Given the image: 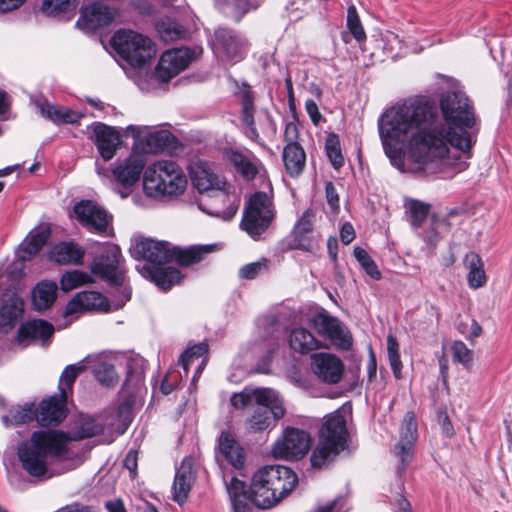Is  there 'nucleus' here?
Listing matches in <instances>:
<instances>
[{
	"label": "nucleus",
	"mask_w": 512,
	"mask_h": 512,
	"mask_svg": "<svg viewBox=\"0 0 512 512\" xmlns=\"http://www.w3.org/2000/svg\"><path fill=\"white\" fill-rule=\"evenodd\" d=\"M24 312L23 301L17 296H11L0 307V334L11 331Z\"/></svg>",
	"instance_id": "obj_31"
},
{
	"label": "nucleus",
	"mask_w": 512,
	"mask_h": 512,
	"mask_svg": "<svg viewBox=\"0 0 512 512\" xmlns=\"http://www.w3.org/2000/svg\"><path fill=\"white\" fill-rule=\"evenodd\" d=\"M297 482L294 471L286 466H264L251 479V502L259 508H271L289 495Z\"/></svg>",
	"instance_id": "obj_3"
},
{
	"label": "nucleus",
	"mask_w": 512,
	"mask_h": 512,
	"mask_svg": "<svg viewBox=\"0 0 512 512\" xmlns=\"http://www.w3.org/2000/svg\"><path fill=\"white\" fill-rule=\"evenodd\" d=\"M142 274L163 291L169 290L183 278L180 271L176 268L148 264L143 265Z\"/></svg>",
	"instance_id": "obj_30"
},
{
	"label": "nucleus",
	"mask_w": 512,
	"mask_h": 512,
	"mask_svg": "<svg viewBox=\"0 0 512 512\" xmlns=\"http://www.w3.org/2000/svg\"><path fill=\"white\" fill-rule=\"evenodd\" d=\"M110 48L133 67H142L157 54L155 43L145 34H113Z\"/></svg>",
	"instance_id": "obj_8"
},
{
	"label": "nucleus",
	"mask_w": 512,
	"mask_h": 512,
	"mask_svg": "<svg viewBox=\"0 0 512 512\" xmlns=\"http://www.w3.org/2000/svg\"><path fill=\"white\" fill-rule=\"evenodd\" d=\"M311 441L308 432L293 427L287 428L282 438L275 443L273 453L285 459H300L309 451Z\"/></svg>",
	"instance_id": "obj_17"
},
{
	"label": "nucleus",
	"mask_w": 512,
	"mask_h": 512,
	"mask_svg": "<svg viewBox=\"0 0 512 512\" xmlns=\"http://www.w3.org/2000/svg\"><path fill=\"white\" fill-rule=\"evenodd\" d=\"M195 481V475L192 469L191 459L185 458L180 467L176 470L173 483V500L182 505L186 502L192 485Z\"/></svg>",
	"instance_id": "obj_29"
},
{
	"label": "nucleus",
	"mask_w": 512,
	"mask_h": 512,
	"mask_svg": "<svg viewBox=\"0 0 512 512\" xmlns=\"http://www.w3.org/2000/svg\"><path fill=\"white\" fill-rule=\"evenodd\" d=\"M274 217L272 198L265 192H256L244 210L240 226L249 236L257 239L269 228Z\"/></svg>",
	"instance_id": "obj_10"
},
{
	"label": "nucleus",
	"mask_w": 512,
	"mask_h": 512,
	"mask_svg": "<svg viewBox=\"0 0 512 512\" xmlns=\"http://www.w3.org/2000/svg\"><path fill=\"white\" fill-rule=\"evenodd\" d=\"M314 217V212L311 209H307L298 219L292 232L286 239L289 249L310 250Z\"/></svg>",
	"instance_id": "obj_25"
},
{
	"label": "nucleus",
	"mask_w": 512,
	"mask_h": 512,
	"mask_svg": "<svg viewBox=\"0 0 512 512\" xmlns=\"http://www.w3.org/2000/svg\"><path fill=\"white\" fill-rule=\"evenodd\" d=\"M105 507L108 512H126L124 503L120 499L107 501Z\"/></svg>",
	"instance_id": "obj_62"
},
{
	"label": "nucleus",
	"mask_w": 512,
	"mask_h": 512,
	"mask_svg": "<svg viewBox=\"0 0 512 512\" xmlns=\"http://www.w3.org/2000/svg\"><path fill=\"white\" fill-rule=\"evenodd\" d=\"M452 360L461 364L465 369L473 365L474 352L462 341H454L451 345Z\"/></svg>",
	"instance_id": "obj_47"
},
{
	"label": "nucleus",
	"mask_w": 512,
	"mask_h": 512,
	"mask_svg": "<svg viewBox=\"0 0 512 512\" xmlns=\"http://www.w3.org/2000/svg\"><path fill=\"white\" fill-rule=\"evenodd\" d=\"M138 453L135 450H130L124 459V466L133 474L137 469Z\"/></svg>",
	"instance_id": "obj_61"
},
{
	"label": "nucleus",
	"mask_w": 512,
	"mask_h": 512,
	"mask_svg": "<svg viewBox=\"0 0 512 512\" xmlns=\"http://www.w3.org/2000/svg\"><path fill=\"white\" fill-rule=\"evenodd\" d=\"M202 52L203 49L200 46H194L192 48L180 47L167 50L159 59L155 71L156 77L162 82L169 81L181 71L185 70Z\"/></svg>",
	"instance_id": "obj_12"
},
{
	"label": "nucleus",
	"mask_w": 512,
	"mask_h": 512,
	"mask_svg": "<svg viewBox=\"0 0 512 512\" xmlns=\"http://www.w3.org/2000/svg\"><path fill=\"white\" fill-rule=\"evenodd\" d=\"M145 165L143 155L131 153L124 159H118L111 169L97 166V173L110 182L122 198H126L144 175Z\"/></svg>",
	"instance_id": "obj_7"
},
{
	"label": "nucleus",
	"mask_w": 512,
	"mask_h": 512,
	"mask_svg": "<svg viewBox=\"0 0 512 512\" xmlns=\"http://www.w3.org/2000/svg\"><path fill=\"white\" fill-rule=\"evenodd\" d=\"M103 431V426L93 418L83 419L76 431L75 439H85L96 436Z\"/></svg>",
	"instance_id": "obj_55"
},
{
	"label": "nucleus",
	"mask_w": 512,
	"mask_h": 512,
	"mask_svg": "<svg viewBox=\"0 0 512 512\" xmlns=\"http://www.w3.org/2000/svg\"><path fill=\"white\" fill-rule=\"evenodd\" d=\"M57 296V284L53 281H41L32 290V305L37 311L50 308Z\"/></svg>",
	"instance_id": "obj_37"
},
{
	"label": "nucleus",
	"mask_w": 512,
	"mask_h": 512,
	"mask_svg": "<svg viewBox=\"0 0 512 512\" xmlns=\"http://www.w3.org/2000/svg\"><path fill=\"white\" fill-rule=\"evenodd\" d=\"M189 19L192 24H179L171 17H165L156 23V32H198L201 29L198 19L192 15L189 16Z\"/></svg>",
	"instance_id": "obj_42"
},
{
	"label": "nucleus",
	"mask_w": 512,
	"mask_h": 512,
	"mask_svg": "<svg viewBox=\"0 0 512 512\" xmlns=\"http://www.w3.org/2000/svg\"><path fill=\"white\" fill-rule=\"evenodd\" d=\"M19 8V0H0V12H9Z\"/></svg>",
	"instance_id": "obj_64"
},
{
	"label": "nucleus",
	"mask_w": 512,
	"mask_h": 512,
	"mask_svg": "<svg viewBox=\"0 0 512 512\" xmlns=\"http://www.w3.org/2000/svg\"><path fill=\"white\" fill-rule=\"evenodd\" d=\"M78 222L89 232L110 236L113 217L106 209L92 200H81L73 207Z\"/></svg>",
	"instance_id": "obj_14"
},
{
	"label": "nucleus",
	"mask_w": 512,
	"mask_h": 512,
	"mask_svg": "<svg viewBox=\"0 0 512 512\" xmlns=\"http://www.w3.org/2000/svg\"><path fill=\"white\" fill-rule=\"evenodd\" d=\"M36 419L34 403H25L22 406L12 407L6 415L2 416V422L6 425H22Z\"/></svg>",
	"instance_id": "obj_41"
},
{
	"label": "nucleus",
	"mask_w": 512,
	"mask_h": 512,
	"mask_svg": "<svg viewBox=\"0 0 512 512\" xmlns=\"http://www.w3.org/2000/svg\"><path fill=\"white\" fill-rule=\"evenodd\" d=\"M177 145L178 139L168 130L154 131L145 137V148L149 153L171 152Z\"/></svg>",
	"instance_id": "obj_36"
},
{
	"label": "nucleus",
	"mask_w": 512,
	"mask_h": 512,
	"mask_svg": "<svg viewBox=\"0 0 512 512\" xmlns=\"http://www.w3.org/2000/svg\"><path fill=\"white\" fill-rule=\"evenodd\" d=\"M192 182L196 189L203 193L208 191H216L214 195L215 202H222L227 204L226 209L219 210L213 209L207 211L208 214L222 218L223 220H231L238 209L231 197L223 191L226 182L214 173L209 167L204 165L197 166L192 172Z\"/></svg>",
	"instance_id": "obj_9"
},
{
	"label": "nucleus",
	"mask_w": 512,
	"mask_h": 512,
	"mask_svg": "<svg viewBox=\"0 0 512 512\" xmlns=\"http://www.w3.org/2000/svg\"><path fill=\"white\" fill-rule=\"evenodd\" d=\"M49 257L58 264L79 265L82 263L84 250L73 242H61L50 250Z\"/></svg>",
	"instance_id": "obj_35"
},
{
	"label": "nucleus",
	"mask_w": 512,
	"mask_h": 512,
	"mask_svg": "<svg viewBox=\"0 0 512 512\" xmlns=\"http://www.w3.org/2000/svg\"><path fill=\"white\" fill-rule=\"evenodd\" d=\"M347 439L345 417L340 413L329 415L320 430L319 443L310 457L312 466L322 468L329 464L346 448Z\"/></svg>",
	"instance_id": "obj_6"
},
{
	"label": "nucleus",
	"mask_w": 512,
	"mask_h": 512,
	"mask_svg": "<svg viewBox=\"0 0 512 512\" xmlns=\"http://www.w3.org/2000/svg\"><path fill=\"white\" fill-rule=\"evenodd\" d=\"M311 368L314 374L328 384L338 383L344 372V364L331 353H315L311 356Z\"/></svg>",
	"instance_id": "obj_21"
},
{
	"label": "nucleus",
	"mask_w": 512,
	"mask_h": 512,
	"mask_svg": "<svg viewBox=\"0 0 512 512\" xmlns=\"http://www.w3.org/2000/svg\"><path fill=\"white\" fill-rule=\"evenodd\" d=\"M144 191L151 197H178L187 187L182 168L171 160H158L144 171Z\"/></svg>",
	"instance_id": "obj_5"
},
{
	"label": "nucleus",
	"mask_w": 512,
	"mask_h": 512,
	"mask_svg": "<svg viewBox=\"0 0 512 512\" xmlns=\"http://www.w3.org/2000/svg\"><path fill=\"white\" fill-rule=\"evenodd\" d=\"M50 237L49 227H41L29 233L27 238L18 248L17 256L22 261L31 260L42 247L46 244Z\"/></svg>",
	"instance_id": "obj_32"
},
{
	"label": "nucleus",
	"mask_w": 512,
	"mask_h": 512,
	"mask_svg": "<svg viewBox=\"0 0 512 512\" xmlns=\"http://www.w3.org/2000/svg\"><path fill=\"white\" fill-rule=\"evenodd\" d=\"M325 194L331 210L333 212H337L339 210V195L332 182H327L325 184Z\"/></svg>",
	"instance_id": "obj_57"
},
{
	"label": "nucleus",
	"mask_w": 512,
	"mask_h": 512,
	"mask_svg": "<svg viewBox=\"0 0 512 512\" xmlns=\"http://www.w3.org/2000/svg\"><path fill=\"white\" fill-rule=\"evenodd\" d=\"M217 250L216 244L192 245L188 248L174 247L165 241L140 239L131 254L135 259L146 260L148 265H160L175 260L181 266L196 264Z\"/></svg>",
	"instance_id": "obj_4"
},
{
	"label": "nucleus",
	"mask_w": 512,
	"mask_h": 512,
	"mask_svg": "<svg viewBox=\"0 0 512 512\" xmlns=\"http://www.w3.org/2000/svg\"><path fill=\"white\" fill-rule=\"evenodd\" d=\"M355 238V231L351 223L346 222L340 230V239L344 244H350Z\"/></svg>",
	"instance_id": "obj_59"
},
{
	"label": "nucleus",
	"mask_w": 512,
	"mask_h": 512,
	"mask_svg": "<svg viewBox=\"0 0 512 512\" xmlns=\"http://www.w3.org/2000/svg\"><path fill=\"white\" fill-rule=\"evenodd\" d=\"M465 268L468 270L467 283L470 288L478 289L486 285L487 275L484 269V262L479 254L469 252L463 260Z\"/></svg>",
	"instance_id": "obj_33"
},
{
	"label": "nucleus",
	"mask_w": 512,
	"mask_h": 512,
	"mask_svg": "<svg viewBox=\"0 0 512 512\" xmlns=\"http://www.w3.org/2000/svg\"><path fill=\"white\" fill-rule=\"evenodd\" d=\"M443 122L433 103L424 97L404 100L387 109L378 121L386 156L401 172L441 174L464 170L466 162L451 163L450 146L471 157L479 132L475 109L461 90L447 91L439 100Z\"/></svg>",
	"instance_id": "obj_1"
},
{
	"label": "nucleus",
	"mask_w": 512,
	"mask_h": 512,
	"mask_svg": "<svg viewBox=\"0 0 512 512\" xmlns=\"http://www.w3.org/2000/svg\"><path fill=\"white\" fill-rule=\"evenodd\" d=\"M270 261L267 258H262L256 262L248 263L242 266L239 270V277L241 279L252 280L258 275L268 271Z\"/></svg>",
	"instance_id": "obj_53"
},
{
	"label": "nucleus",
	"mask_w": 512,
	"mask_h": 512,
	"mask_svg": "<svg viewBox=\"0 0 512 512\" xmlns=\"http://www.w3.org/2000/svg\"><path fill=\"white\" fill-rule=\"evenodd\" d=\"M92 277L80 270H71L64 273L60 278V287L63 291H71L81 285L92 283Z\"/></svg>",
	"instance_id": "obj_44"
},
{
	"label": "nucleus",
	"mask_w": 512,
	"mask_h": 512,
	"mask_svg": "<svg viewBox=\"0 0 512 512\" xmlns=\"http://www.w3.org/2000/svg\"><path fill=\"white\" fill-rule=\"evenodd\" d=\"M290 347L300 354H307L321 348V342L306 328H294L289 337Z\"/></svg>",
	"instance_id": "obj_38"
},
{
	"label": "nucleus",
	"mask_w": 512,
	"mask_h": 512,
	"mask_svg": "<svg viewBox=\"0 0 512 512\" xmlns=\"http://www.w3.org/2000/svg\"><path fill=\"white\" fill-rule=\"evenodd\" d=\"M116 16L117 11L104 3H89L80 7L75 27L82 31L104 29L115 21Z\"/></svg>",
	"instance_id": "obj_16"
},
{
	"label": "nucleus",
	"mask_w": 512,
	"mask_h": 512,
	"mask_svg": "<svg viewBox=\"0 0 512 512\" xmlns=\"http://www.w3.org/2000/svg\"><path fill=\"white\" fill-rule=\"evenodd\" d=\"M347 27L349 32H364L354 5H351L347 10Z\"/></svg>",
	"instance_id": "obj_56"
},
{
	"label": "nucleus",
	"mask_w": 512,
	"mask_h": 512,
	"mask_svg": "<svg viewBox=\"0 0 512 512\" xmlns=\"http://www.w3.org/2000/svg\"><path fill=\"white\" fill-rule=\"evenodd\" d=\"M90 508L88 506L81 505L79 503H73L70 505H66L61 507L55 512H89Z\"/></svg>",
	"instance_id": "obj_63"
},
{
	"label": "nucleus",
	"mask_w": 512,
	"mask_h": 512,
	"mask_svg": "<svg viewBox=\"0 0 512 512\" xmlns=\"http://www.w3.org/2000/svg\"><path fill=\"white\" fill-rule=\"evenodd\" d=\"M208 353V344L199 343L188 347L180 357V364L182 365L185 373H188L189 367L192 365L194 360L205 356Z\"/></svg>",
	"instance_id": "obj_51"
},
{
	"label": "nucleus",
	"mask_w": 512,
	"mask_h": 512,
	"mask_svg": "<svg viewBox=\"0 0 512 512\" xmlns=\"http://www.w3.org/2000/svg\"><path fill=\"white\" fill-rule=\"evenodd\" d=\"M256 404H272L278 402V392L270 388L244 389L240 393H234L230 403L235 409H244Z\"/></svg>",
	"instance_id": "obj_27"
},
{
	"label": "nucleus",
	"mask_w": 512,
	"mask_h": 512,
	"mask_svg": "<svg viewBox=\"0 0 512 512\" xmlns=\"http://www.w3.org/2000/svg\"><path fill=\"white\" fill-rule=\"evenodd\" d=\"M77 3L78 0H42L41 11L48 17L68 20Z\"/></svg>",
	"instance_id": "obj_40"
},
{
	"label": "nucleus",
	"mask_w": 512,
	"mask_h": 512,
	"mask_svg": "<svg viewBox=\"0 0 512 512\" xmlns=\"http://www.w3.org/2000/svg\"><path fill=\"white\" fill-rule=\"evenodd\" d=\"M66 390L60 387V394L43 399L36 409V420L42 427L57 426L67 416Z\"/></svg>",
	"instance_id": "obj_20"
},
{
	"label": "nucleus",
	"mask_w": 512,
	"mask_h": 512,
	"mask_svg": "<svg viewBox=\"0 0 512 512\" xmlns=\"http://www.w3.org/2000/svg\"><path fill=\"white\" fill-rule=\"evenodd\" d=\"M216 459L220 463L227 462L235 469H241L244 466V449L231 432H221L218 438Z\"/></svg>",
	"instance_id": "obj_23"
},
{
	"label": "nucleus",
	"mask_w": 512,
	"mask_h": 512,
	"mask_svg": "<svg viewBox=\"0 0 512 512\" xmlns=\"http://www.w3.org/2000/svg\"><path fill=\"white\" fill-rule=\"evenodd\" d=\"M278 402L272 404H257V408L246 419L245 426L249 433H262L275 427L277 420L286 414L283 400L278 394Z\"/></svg>",
	"instance_id": "obj_19"
},
{
	"label": "nucleus",
	"mask_w": 512,
	"mask_h": 512,
	"mask_svg": "<svg viewBox=\"0 0 512 512\" xmlns=\"http://www.w3.org/2000/svg\"><path fill=\"white\" fill-rule=\"evenodd\" d=\"M85 370L86 365L84 364V360L66 366L60 376V383L63 384L67 389H71L78 375H80Z\"/></svg>",
	"instance_id": "obj_54"
},
{
	"label": "nucleus",
	"mask_w": 512,
	"mask_h": 512,
	"mask_svg": "<svg viewBox=\"0 0 512 512\" xmlns=\"http://www.w3.org/2000/svg\"><path fill=\"white\" fill-rule=\"evenodd\" d=\"M234 512H251L250 507V489H246L245 482L232 477L229 482H225Z\"/></svg>",
	"instance_id": "obj_34"
},
{
	"label": "nucleus",
	"mask_w": 512,
	"mask_h": 512,
	"mask_svg": "<svg viewBox=\"0 0 512 512\" xmlns=\"http://www.w3.org/2000/svg\"><path fill=\"white\" fill-rule=\"evenodd\" d=\"M407 207L409 210L411 225L414 227H420L428 216L430 205L419 200L412 199L408 202Z\"/></svg>",
	"instance_id": "obj_50"
},
{
	"label": "nucleus",
	"mask_w": 512,
	"mask_h": 512,
	"mask_svg": "<svg viewBox=\"0 0 512 512\" xmlns=\"http://www.w3.org/2000/svg\"><path fill=\"white\" fill-rule=\"evenodd\" d=\"M223 159L245 180H253L263 168L261 160L250 151L227 148L223 151Z\"/></svg>",
	"instance_id": "obj_22"
},
{
	"label": "nucleus",
	"mask_w": 512,
	"mask_h": 512,
	"mask_svg": "<svg viewBox=\"0 0 512 512\" xmlns=\"http://www.w3.org/2000/svg\"><path fill=\"white\" fill-rule=\"evenodd\" d=\"M326 154L335 169L344 165V157L341 151L340 141L335 133H330L325 142Z\"/></svg>",
	"instance_id": "obj_45"
},
{
	"label": "nucleus",
	"mask_w": 512,
	"mask_h": 512,
	"mask_svg": "<svg viewBox=\"0 0 512 512\" xmlns=\"http://www.w3.org/2000/svg\"><path fill=\"white\" fill-rule=\"evenodd\" d=\"M417 440V423L415 414L408 411L400 429V439L394 447V454L399 459L397 473L401 475L413 459L414 446Z\"/></svg>",
	"instance_id": "obj_18"
},
{
	"label": "nucleus",
	"mask_w": 512,
	"mask_h": 512,
	"mask_svg": "<svg viewBox=\"0 0 512 512\" xmlns=\"http://www.w3.org/2000/svg\"><path fill=\"white\" fill-rule=\"evenodd\" d=\"M237 95L241 100L242 118L251 124L252 115L254 114V95L252 88L248 84L243 83L239 86Z\"/></svg>",
	"instance_id": "obj_48"
},
{
	"label": "nucleus",
	"mask_w": 512,
	"mask_h": 512,
	"mask_svg": "<svg viewBox=\"0 0 512 512\" xmlns=\"http://www.w3.org/2000/svg\"><path fill=\"white\" fill-rule=\"evenodd\" d=\"M94 375L97 381L106 387H114L118 382V376L115 372V368L109 363H100L94 369Z\"/></svg>",
	"instance_id": "obj_52"
},
{
	"label": "nucleus",
	"mask_w": 512,
	"mask_h": 512,
	"mask_svg": "<svg viewBox=\"0 0 512 512\" xmlns=\"http://www.w3.org/2000/svg\"><path fill=\"white\" fill-rule=\"evenodd\" d=\"M309 324L319 336L328 339L338 349L349 350L351 348V333L338 318L323 311L314 314L309 319Z\"/></svg>",
	"instance_id": "obj_13"
},
{
	"label": "nucleus",
	"mask_w": 512,
	"mask_h": 512,
	"mask_svg": "<svg viewBox=\"0 0 512 512\" xmlns=\"http://www.w3.org/2000/svg\"><path fill=\"white\" fill-rule=\"evenodd\" d=\"M299 130L294 122L285 125L284 141L285 146L282 153L285 170L290 177H298L304 170L306 164V153L298 143Z\"/></svg>",
	"instance_id": "obj_15"
},
{
	"label": "nucleus",
	"mask_w": 512,
	"mask_h": 512,
	"mask_svg": "<svg viewBox=\"0 0 512 512\" xmlns=\"http://www.w3.org/2000/svg\"><path fill=\"white\" fill-rule=\"evenodd\" d=\"M77 296L80 300V305L84 310H109L110 305L107 298L99 292L82 291L77 293Z\"/></svg>",
	"instance_id": "obj_43"
},
{
	"label": "nucleus",
	"mask_w": 512,
	"mask_h": 512,
	"mask_svg": "<svg viewBox=\"0 0 512 512\" xmlns=\"http://www.w3.org/2000/svg\"><path fill=\"white\" fill-rule=\"evenodd\" d=\"M84 310V308L80 305V300L77 294L67 303L63 316L68 317L73 314H76L80 311Z\"/></svg>",
	"instance_id": "obj_60"
},
{
	"label": "nucleus",
	"mask_w": 512,
	"mask_h": 512,
	"mask_svg": "<svg viewBox=\"0 0 512 512\" xmlns=\"http://www.w3.org/2000/svg\"><path fill=\"white\" fill-rule=\"evenodd\" d=\"M354 256L362 269L374 280H380L382 275L375 261L370 257L367 251L361 247L354 248Z\"/></svg>",
	"instance_id": "obj_49"
},
{
	"label": "nucleus",
	"mask_w": 512,
	"mask_h": 512,
	"mask_svg": "<svg viewBox=\"0 0 512 512\" xmlns=\"http://www.w3.org/2000/svg\"><path fill=\"white\" fill-rule=\"evenodd\" d=\"M68 442L69 438L60 431H34L17 448L22 468L33 477L44 476L52 462L68 459Z\"/></svg>",
	"instance_id": "obj_2"
},
{
	"label": "nucleus",
	"mask_w": 512,
	"mask_h": 512,
	"mask_svg": "<svg viewBox=\"0 0 512 512\" xmlns=\"http://www.w3.org/2000/svg\"><path fill=\"white\" fill-rule=\"evenodd\" d=\"M94 141L104 161L111 160L120 145L119 132L106 124L97 122L93 125Z\"/></svg>",
	"instance_id": "obj_24"
},
{
	"label": "nucleus",
	"mask_w": 512,
	"mask_h": 512,
	"mask_svg": "<svg viewBox=\"0 0 512 512\" xmlns=\"http://www.w3.org/2000/svg\"><path fill=\"white\" fill-rule=\"evenodd\" d=\"M53 332L52 324L42 319H36L22 324L18 331V337L20 341L28 339L44 341L50 338Z\"/></svg>",
	"instance_id": "obj_39"
},
{
	"label": "nucleus",
	"mask_w": 512,
	"mask_h": 512,
	"mask_svg": "<svg viewBox=\"0 0 512 512\" xmlns=\"http://www.w3.org/2000/svg\"><path fill=\"white\" fill-rule=\"evenodd\" d=\"M36 107L42 117L49 119L55 124H75L78 123L84 114L67 107L50 104L44 99L36 101Z\"/></svg>",
	"instance_id": "obj_28"
},
{
	"label": "nucleus",
	"mask_w": 512,
	"mask_h": 512,
	"mask_svg": "<svg viewBox=\"0 0 512 512\" xmlns=\"http://www.w3.org/2000/svg\"><path fill=\"white\" fill-rule=\"evenodd\" d=\"M387 353L389 364L396 379L402 378V362L399 353V343L392 334L387 336Z\"/></svg>",
	"instance_id": "obj_46"
},
{
	"label": "nucleus",
	"mask_w": 512,
	"mask_h": 512,
	"mask_svg": "<svg viewBox=\"0 0 512 512\" xmlns=\"http://www.w3.org/2000/svg\"><path fill=\"white\" fill-rule=\"evenodd\" d=\"M305 109L313 124L318 125L321 119V114L316 102L312 99H308L305 102Z\"/></svg>",
	"instance_id": "obj_58"
},
{
	"label": "nucleus",
	"mask_w": 512,
	"mask_h": 512,
	"mask_svg": "<svg viewBox=\"0 0 512 512\" xmlns=\"http://www.w3.org/2000/svg\"><path fill=\"white\" fill-rule=\"evenodd\" d=\"M123 257L119 246L106 243L99 255L90 264L91 272L107 281L111 285L121 286L124 281V272L121 262Z\"/></svg>",
	"instance_id": "obj_11"
},
{
	"label": "nucleus",
	"mask_w": 512,
	"mask_h": 512,
	"mask_svg": "<svg viewBox=\"0 0 512 512\" xmlns=\"http://www.w3.org/2000/svg\"><path fill=\"white\" fill-rule=\"evenodd\" d=\"M211 44L214 53L223 60L238 62L244 57V45L233 34H214Z\"/></svg>",
	"instance_id": "obj_26"
}]
</instances>
